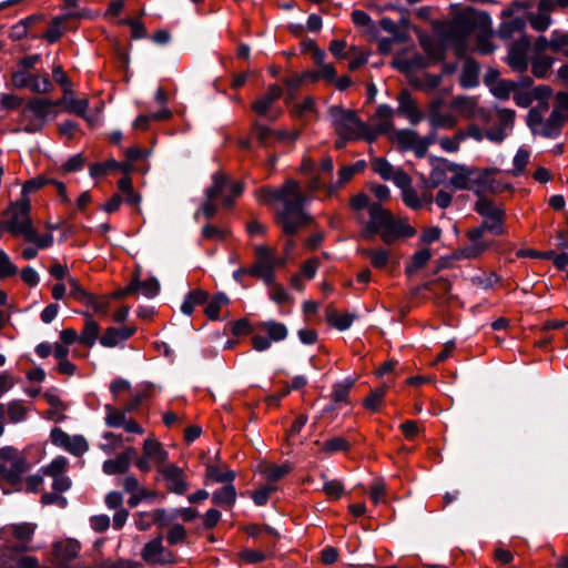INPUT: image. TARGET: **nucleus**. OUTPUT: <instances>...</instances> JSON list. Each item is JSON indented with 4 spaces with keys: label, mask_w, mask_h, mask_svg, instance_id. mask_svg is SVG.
Here are the masks:
<instances>
[{
    "label": "nucleus",
    "mask_w": 568,
    "mask_h": 568,
    "mask_svg": "<svg viewBox=\"0 0 568 568\" xmlns=\"http://www.w3.org/2000/svg\"><path fill=\"white\" fill-rule=\"evenodd\" d=\"M257 199L265 202L278 201L284 207L278 213L277 220L287 235H293L307 223L304 205L307 197L301 192L300 185L294 180H287L278 189H262L257 192Z\"/></svg>",
    "instance_id": "f257e3e1"
},
{
    "label": "nucleus",
    "mask_w": 568,
    "mask_h": 568,
    "mask_svg": "<svg viewBox=\"0 0 568 568\" xmlns=\"http://www.w3.org/2000/svg\"><path fill=\"white\" fill-rule=\"evenodd\" d=\"M30 200H17L11 202L3 212L6 231L13 236H22L24 241L36 244L38 248H49L53 245L54 239L51 233L39 234L34 229Z\"/></svg>",
    "instance_id": "f03ea898"
},
{
    "label": "nucleus",
    "mask_w": 568,
    "mask_h": 568,
    "mask_svg": "<svg viewBox=\"0 0 568 568\" xmlns=\"http://www.w3.org/2000/svg\"><path fill=\"white\" fill-rule=\"evenodd\" d=\"M479 12L467 8L457 13L449 22H435L434 30L442 37L446 45H453L458 57L466 51V40L476 29Z\"/></svg>",
    "instance_id": "7ed1b4c3"
},
{
    "label": "nucleus",
    "mask_w": 568,
    "mask_h": 568,
    "mask_svg": "<svg viewBox=\"0 0 568 568\" xmlns=\"http://www.w3.org/2000/svg\"><path fill=\"white\" fill-rule=\"evenodd\" d=\"M327 114L338 136L366 139L369 142L374 140L371 129L358 119L354 111L346 110L341 105H332L328 108Z\"/></svg>",
    "instance_id": "20e7f679"
},
{
    "label": "nucleus",
    "mask_w": 568,
    "mask_h": 568,
    "mask_svg": "<svg viewBox=\"0 0 568 568\" xmlns=\"http://www.w3.org/2000/svg\"><path fill=\"white\" fill-rule=\"evenodd\" d=\"M448 171L452 172L449 183L458 190H470L478 195L486 191L497 193L501 190L498 185H494L488 171L468 170L456 164H449Z\"/></svg>",
    "instance_id": "39448f33"
},
{
    "label": "nucleus",
    "mask_w": 568,
    "mask_h": 568,
    "mask_svg": "<svg viewBox=\"0 0 568 568\" xmlns=\"http://www.w3.org/2000/svg\"><path fill=\"white\" fill-rule=\"evenodd\" d=\"M59 103L40 98L30 100L21 112L22 122L26 123L23 130L28 133L40 131L48 121L57 116L55 106Z\"/></svg>",
    "instance_id": "423d86ee"
},
{
    "label": "nucleus",
    "mask_w": 568,
    "mask_h": 568,
    "mask_svg": "<svg viewBox=\"0 0 568 568\" xmlns=\"http://www.w3.org/2000/svg\"><path fill=\"white\" fill-rule=\"evenodd\" d=\"M285 257L276 255V251L267 245H257L255 247V262L248 268V275L261 278L266 285H273L275 281V270L284 266Z\"/></svg>",
    "instance_id": "0eeeda50"
},
{
    "label": "nucleus",
    "mask_w": 568,
    "mask_h": 568,
    "mask_svg": "<svg viewBox=\"0 0 568 568\" xmlns=\"http://www.w3.org/2000/svg\"><path fill=\"white\" fill-rule=\"evenodd\" d=\"M37 524L34 523H14L9 524V541L16 540L13 545H7L2 552L22 554L33 551L37 547L32 546Z\"/></svg>",
    "instance_id": "6e6552de"
},
{
    "label": "nucleus",
    "mask_w": 568,
    "mask_h": 568,
    "mask_svg": "<svg viewBox=\"0 0 568 568\" xmlns=\"http://www.w3.org/2000/svg\"><path fill=\"white\" fill-rule=\"evenodd\" d=\"M467 242L458 250V257L475 260L480 257L488 250L496 247L497 242L485 237V232L478 226L466 231Z\"/></svg>",
    "instance_id": "1a4fd4ad"
},
{
    "label": "nucleus",
    "mask_w": 568,
    "mask_h": 568,
    "mask_svg": "<svg viewBox=\"0 0 568 568\" xmlns=\"http://www.w3.org/2000/svg\"><path fill=\"white\" fill-rule=\"evenodd\" d=\"M261 328L266 333V335L256 334L252 337L253 348L257 352L267 351L271 347L272 342H282L288 335L286 325L274 320L262 322Z\"/></svg>",
    "instance_id": "9d476101"
},
{
    "label": "nucleus",
    "mask_w": 568,
    "mask_h": 568,
    "mask_svg": "<svg viewBox=\"0 0 568 568\" xmlns=\"http://www.w3.org/2000/svg\"><path fill=\"white\" fill-rule=\"evenodd\" d=\"M160 479L170 493L176 495H184L189 489V483L184 470L174 465L168 464L166 466L156 467Z\"/></svg>",
    "instance_id": "9b49d317"
},
{
    "label": "nucleus",
    "mask_w": 568,
    "mask_h": 568,
    "mask_svg": "<svg viewBox=\"0 0 568 568\" xmlns=\"http://www.w3.org/2000/svg\"><path fill=\"white\" fill-rule=\"evenodd\" d=\"M396 101L397 108L394 109L396 115L407 119L412 125H416L423 121V109L408 90H402L397 95Z\"/></svg>",
    "instance_id": "f8f14e48"
},
{
    "label": "nucleus",
    "mask_w": 568,
    "mask_h": 568,
    "mask_svg": "<svg viewBox=\"0 0 568 568\" xmlns=\"http://www.w3.org/2000/svg\"><path fill=\"white\" fill-rule=\"evenodd\" d=\"M50 438L53 445L63 448L74 456H82L89 449V444L83 436H70L58 427L51 430Z\"/></svg>",
    "instance_id": "ddd939ff"
},
{
    "label": "nucleus",
    "mask_w": 568,
    "mask_h": 568,
    "mask_svg": "<svg viewBox=\"0 0 568 568\" xmlns=\"http://www.w3.org/2000/svg\"><path fill=\"white\" fill-rule=\"evenodd\" d=\"M392 65L407 77L413 78L415 73L423 71L426 60L415 51L407 50L397 53L392 61Z\"/></svg>",
    "instance_id": "4468645a"
},
{
    "label": "nucleus",
    "mask_w": 568,
    "mask_h": 568,
    "mask_svg": "<svg viewBox=\"0 0 568 568\" xmlns=\"http://www.w3.org/2000/svg\"><path fill=\"white\" fill-rule=\"evenodd\" d=\"M48 184H53L57 187L58 194L63 202H69V197L67 194V187L64 183L57 181L52 178L47 176L45 174L37 175L22 184L21 189V200H30L29 195L31 193L40 191Z\"/></svg>",
    "instance_id": "2eb2a0df"
},
{
    "label": "nucleus",
    "mask_w": 568,
    "mask_h": 568,
    "mask_svg": "<svg viewBox=\"0 0 568 568\" xmlns=\"http://www.w3.org/2000/svg\"><path fill=\"white\" fill-rule=\"evenodd\" d=\"M143 560L149 565H165L174 562L173 554L164 548L162 538L156 537L146 542L141 551Z\"/></svg>",
    "instance_id": "dca6fc26"
},
{
    "label": "nucleus",
    "mask_w": 568,
    "mask_h": 568,
    "mask_svg": "<svg viewBox=\"0 0 568 568\" xmlns=\"http://www.w3.org/2000/svg\"><path fill=\"white\" fill-rule=\"evenodd\" d=\"M392 139L403 150H412L418 158L426 156V139L420 138L415 131L409 129L395 130Z\"/></svg>",
    "instance_id": "f3484780"
},
{
    "label": "nucleus",
    "mask_w": 568,
    "mask_h": 568,
    "mask_svg": "<svg viewBox=\"0 0 568 568\" xmlns=\"http://www.w3.org/2000/svg\"><path fill=\"white\" fill-rule=\"evenodd\" d=\"M355 174L348 165L342 166L337 172V181L334 183H324L318 176L311 178L308 189L313 192L324 190L327 195H334L341 187L352 180Z\"/></svg>",
    "instance_id": "a211bd4d"
},
{
    "label": "nucleus",
    "mask_w": 568,
    "mask_h": 568,
    "mask_svg": "<svg viewBox=\"0 0 568 568\" xmlns=\"http://www.w3.org/2000/svg\"><path fill=\"white\" fill-rule=\"evenodd\" d=\"M381 234L382 240L386 243H393L398 237L412 236L415 231L409 225L405 224L400 220L394 219L393 215L388 217L382 229L377 232Z\"/></svg>",
    "instance_id": "6ab92c4d"
},
{
    "label": "nucleus",
    "mask_w": 568,
    "mask_h": 568,
    "mask_svg": "<svg viewBox=\"0 0 568 568\" xmlns=\"http://www.w3.org/2000/svg\"><path fill=\"white\" fill-rule=\"evenodd\" d=\"M530 47V41L527 37H521L519 40L515 41L510 50L508 52V63L509 65L518 71H526L528 68L527 52Z\"/></svg>",
    "instance_id": "aec40b11"
},
{
    "label": "nucleus",
    "mask_w": 568,
    "mask_h": 568,
    "mask_svg": "<svg viewBox=\"0 0 568 568\" xmlns=\"http://www.w3.org/2000/svg\"><path fill=\"white\" fill-rule=\"evenodd\" d=\"M565 121V115L558 108H556L547 119L538 118V134L548 139H556L560 135Z\"/></svg>",
    "instance_id": "412c9836"
},
{
    "label": "nucleus",
    "mask_w": 568,
    "mask_h": 568,
    "mask_svg": "<svg viewBox=\"0 0 568 568\" xmlns=\"http://www.w3.org/2000/svg\"><path fill=\"white\" fill-rule=\"evenodd\" d=\"M80 550L81 544L73 538L58 540L52 545V554L62 566L77 558Z\"/></svg>",
    "instance_id": "4be33fe9"
},
{
    "label": "nucleus",
    "mask_w": 568,
    "mask_h": 568,
    "mask_svg": "<svg viewBox=\"0 0 568 568\" xmlns=\"http://www.w3.org/2000/svg\"><path fill=\"white\" fill-rule=\"evenodd\" d=\"M395 115V110L388 104L378 105L373 118L374 130H371V133L374 134V136L376 134H393V131H395L393 123V119Z\"/></svg>",
    "instance_id": "5701e85b"
},
{
    "label": "nucleus",
    "mask_w": 568,
    "mask_h": 568,
    "mask_svg": "<svg viewBox=\"0 0 568 568\" xmlns=\"http://www.w3.org/2000/svg\"><path fill=\"white\" fill-rule=\"evenodd\" d=\"M368 213L371 220L363 231V236L365 239H371L374 234H376L392 215L379 203L371 204Z\"/></svg>",
    "instance_id": "b1692460"
},
{
    "label": "nucleus",
    "mask_w": 568,
    "mask_h": 568,
    "mask_svg": "<svg viewBox=\"0 0 568 568\" xmlns=\"http://www.w3.org/2000/svg\"><path fill=\"white\" fill-rule=\"evenodd\" d=\"M428 122L434 129L449 130L457 124V119L450 110L432 104L428 106Z\"/></svg>",
    "instance_id": "393cba45"
},
{
    "label": "nucleus",
    "mask_w": 568,
    "mask_h": 568,
    "mask_svg": "<svg viewBox=\"0 0 568 568\" xmlns=\"http://www.w3.org/2000/svg\"><path fill=\"white\" fill-rule=\"evenodd\" d=\"M503 17L508 18L507 20H504L498 28V37L504 40H508L516 33L523 32L526 27V21L520 17H513V11L510 9H505L503 11Z\"/></svg>",
    "instance_id": "a878e982"
},
{
    "label": "nucleus",
    "mask_w": 568,
    "mask_h": 568,
    "mask_svg": "<svg viewBox=\"0 0 568 568\" xmlns=\"http://www.w3.org/2000/svg\"><path fill=\"white\" fill-rule=\"evenodd\" d=\"M253 132L262 145H268L272 141H284L286 139L294 141L297 139V133L274 131L268 126L260 123L254 124Z\"/></svg>",
    "instance_id": "bb28decb"
},
{
    "label": "nucleus",
    "mask_w": 568,
    "mask_h": 568,
    "mask_svg": "<svg viewBox=\"0 0 568 568\" xmlns=\"http://www.w3.org/2000/svg\"><path fill=\"white\" fill-rule=\"evenodd\" d=\"M212 180L213 184L205 190V196L209 197V200L221 197L223 200V204L226 207L232 206V200L226 194L229 187V179L221 173H214Z\"/></svg>",
    "instance_id": "cd10ccee"
},
{
    "label": "nucleus",
    "mask_w": 568,
    "mask_h": 568,
    "mask_svg": "<svg viewBox=\"0 0 568 568\" xmlns=\"http://www.w3.org/2000/svg\"><path fill=\"white\" fill-rule=\"evenodd\" d=\"M135 333L131 326L109 327L100 338V344L104 347H115L121 342L129 339Z\"/></svg>",
    "instance_id": "c85d7f7f"
},
{
    "label": "nucleus",
    "mask_w": 568,
    "mask_h": 568,
    "mask_svg": "<svg viewBox=\"0 0 568 568\" xmlns=\"http://www.w3.org/2000/svg\"><path fill=\"white\" fill-rule=\"evenodd\" d=\"M143 454L146 455L156 467L166 466L169 453L163 448L162 444L155 438H146L143 443Z\"/></svg>",
    "instance_id": "c756f323"
},
{
    "label": "nucleus",
    "mask_w": 568,
    "mask_h": 568,
    "mask_svg": "<svg viewBox=\"0 0 568 568\" xmlns=\"http://www.w3.org/2000/svg\"><path fill=\"white\" fill-rule=\"evenodd\" d=\"M281 95L282 89L277 84L270 85L266 93L252 104L253 111L260 115H266L272 104L278 100Z\"/></svg>",
    "instance_id": "7c9ffc66"
},
{
    "label": "nucleus",
    "mask_w": 568,
    "mask_h": 568,
    "mask_svg": "<svg viewBox=\"0 0 568 568\" xmlns=\"http://www.w3.org/2000/svg\"><path fill=\"white\" fill-rule=\"evenodd\" d=\"M554 11L552 7L548 9L542 7V0H539L537 6V11L531 12L528 16L529 23L531 28L536 31L542 32L546 31L551 24V12Z\"/></svg>",
    "instance_id": "2f4dec72"
},
{
    "label": "nucleus",
    "mask_w": 568,
    "mask_h": 568,
    "mask_svg": "<svg viewBox=\"0 0 568 568\" xmlns=\"http://www.w3.org/2000/svg\"><path fill=\"white\" fill-rule=\"evenodd\" d=\"M475 211L483 219L506 217V212L501 205H498L491 200H488L483 196H479V199L475 203Z\"/></svg>",
    "instance_id": "473e14b6"
},
{
    "label": "nucleus",
    "mask_w": 568,
    "mask_h": 568,
    "mask_svg": "<svg viewBox=\"0 0 568 568\" xmlns=\"http://www.w3.org/2000/svg\"><path fill=\"white\" fill-rule=\"evenodd\" d=\"M479 65L473 59H466L460 74V84L464 88H474L478 84Z\"/></svg>",
    "instance_id": "72a5a7b5"
},
{
    "label": "nucleus",
    "mask_w": 568,
    "mask_h": 568,
    "mask_svg": "<svg viewBox=\"0 0 568 568\" xmlns=\"http://www.w3.org/2000/svg\"><path fill=\"white\" fill-rule=\"evenodd\" d=\"M69 460L64 456H58L50 464L40 468V471L52 480L68 473Z\"/></svg>",
    "instance_id": "f704fd0d"
},
{
    "label": "nucleus",
    "mask_w": 568,
    "mask_h": 568,
    "mask_svg": "<svg viewBox=\"0 0 568 568\" xmlns=\"http://www.w3.org/2000/svg\"><path fill=\"white\" fill-rule=\"evenodd\" d=\"M336 77V70L333 65H317L316 70H310L303 72V78H306L307 82L315 83L321 80L333 82Z\"/></svg>",
    "instance_id": "c9c22d12"
},
{
    "label": "nucleus",
    "mask_w": 568,
    "mask_h": 568,
    "mask_svg": "<svg viewBox=\"0 0 568 568\" xmlns=\"http://www.w3.org/2000/svg\"><path fill=\"white\" fill-rule=\"evenodd\" d=\"M85 316L87 321L83 331L79 335V343L92 347L98 339L100 326L90 315L87 314Z\"/></svg>",
    "instance_id": "e433bc0d"
},
{
    "label": "nucleus",
    "mask_w": 568,
    "mask_h": 568,
    "mask_svg": "<svg viewBox=\"0 0 568 568\" xmlns=\"http://www.w3.org/2000/svg\"><path fill=\"white\" fill-rule=\"evenodd\" d=\"M236 500V490L232 484H226L215 490L212 495V501L215 505L232 507Z\"/></svg>",
    "instance_id": "4c0bfd02"
},
{
    "label": "nucleus",
    "mask_w": 568,
    "mask_h": 568,
    "mask_svg": "<svg viewBox=\"0 0 568 568\" xmlns=\"http://www.w3.org/2000/svg\"><path fill=\"white\" fill-rule=\"evenodd\" d=\"M452 106L464 118L470 119L476 113L477 101L470 97H457L453 100Z\"/></svg>",
    "instance_id": "58836bf2"
},
{
    "label": "nucleus",
    "mask_w": 568,
    "mask_h": 568,
    "mask_svg": "<svg viewBox=\"0 0 568 568\" xmlns=\"http://www.w3.org/2000/svg\"><path fill=\"white\" fill-rule=\"evenodd\" d=\"M12 554H1V559L6 568H41L39 560L33 556H22L18 560L13 561L11 558Z\"/></svg>",
    "instance_id": "ea45409f"
},
{
    "label": "nucleus",
    "mask_w": 568,
    "mask_h": 568,
    "mask_svg": "<svg viewBox=\"0 0 568 568\" xmlns=\"http://www.w3.org/2000/svg\"><path fill=\"white\" fill-rule=\"evenodd\" d=\"M129 468L130 465L128 464V458L120 455L113 459H106L102 465L103 473L110 476L125 474Z\"/></svg>",
    "instance_id": "a19ab883"
},
{
    "label": "nucleus",
    "mask_w": 568,
    "mask_h": 568,
    "mask_svg": "<svg viewBox=\"0 0 568 568\" xmlns=\"http://www.w3.org/2000/svg\"><path fill=\"white\" fill-rule=\"evenodd\" d=\"M105 425L109 427H122L126 420V413L123 409H116L110 404L104 405Z\"/></svg>",
    "instance_id": "79ce46f5"
},
{
    "label": "nucleus",
    "mask_w": 568,
    "mask_h": 568,
    "mask_svg": "<svg viewBox=\"0 0 568 568\" xmlns=\"http://www.w3.org/2000/svg\"><path fill=\"white\" fill-rule=\"evenodd\" d=\"M552 58L545 54H535L531 59V71L537 78H545L552 65Z\"/></svg>",
    "instance_id": "37998d69"
},
{
    "label": "nucleus",
    "mask_w": 568,
    "mask_h": 568,
    "mask_svg": "<svg viewBox=\"0 0 568 568\" xmlns=\"http://www.w3.org/2000/svg\"><path fill=\"white\" fill-rule=\"evenodd\" d=\"M229 297L224 293L215 294L205 307V314L210 320H219L220 318V310L222 306L229 304Z\"/></svg>",
    "instance_id": "c03bdc74"
},
{
    "label": "nucleus",
    "mask_w": 568,
    "mask_h": 568,
    "mask_svg": "<svg viewBox=\"0 0 568 568\" xmlns=\"http://www.w3.org/2000/svg\"><path fill=\"white\" fill-rule=\"evenodd\" d=\"M62 102L65 104V109L70 113H74L79 116H85V112L89 109V101L87 99H77L73 97H68L65 94Z\"/></svg>",
    "instance_id": "a18cd8bd"
},
{
    "label": "nucleus",
    "mask_w": 568,
    "mask_h": 568,
    "mask_svg": "<svg viewBox=\"0 0 568 568\" xmlns=\"http://www.w3.org/2000/svg\"><path fill=\"white\" fill-rule=\"evenodd\" d=\"M134 277H139L135 275ZM160 283L155 277H149L144 281H140L138 278L136 292H140L143 296L148 298H153L159 294Z\"/></svg>",
    "instance_id": "49530a36"
},
{
    "label": "nucleus",
    "mask_w": 568,
    "mask_h": 568,
    "mask_svg": "<svg viewBox=\"0 0 568 568\" xmlns=\"http://www.w3.org/2000/svg\"><path fill=\"white\" fill-rule=\"evenodd\" d=\"M478 227L481 229L485 233L488 232L496 236L503 235L506 233L505 217L484 219Z\"/></svg>",
    "instance_id": "de8ad7c7"
},
{
    "label": "nucleus",
    "mask_w": 568,
    "mask_h": 568,
    "mask_svg": "<svg viewBox=\"0 0 568 568\" xmlns=\"http://www.w3.org/2000/svg\"><path fill=\"white\" fill-rule=\"evenodd\" d=\"M435 142H437L444 151L453 153L459 150L462 140H459V132H457L454 138L444 136L438 140L428 134V145Z\"/></svg>",
    "instance_id": "09e8293b"
},
{
    "label": "nucleus",
    "mask_w": 568,
    "mask_h": 568,
    "mask_svg": "<svg viewBox=\"0 0 568 568\" xmlns=\"http://www.w3.org/2000/svg\"><path fill=\"white\" fill-rule=\"evenodd\" d=\"M426 266V248H422L415 253L412 261L406 265L405 273L408 278Z\"/></svg>",
    "instance_id": "8fccbe9b"
},
{
    "label": "nucleus",
    "mask_w": 568,
    "mask_h": 568,
    "mask_svg": "<svg viewBox=\"0 0 568 568\" xmlns=\"http://www.w3.org/2000/svg\"><path fill=\"white\" fill-rule=\"evenodd\" d=\"M29 89L34 93H48L52 90V83L48 74H31Z\"/></svg>",
    "instance_id": "3c124183"
},
{
    "label": "nucleus",
    "mask_w": 568,
    "mask_h": 568,
    "mask_svg": "<svg viewBox=\"0 0 568 568\" xmlns=\"http://www.w3.org/2000/svg\"><path fill=\"white\" fill-rule=\"evenodd\" d=\"M373 170L385 181H389L393 174L397 170L387 160L383 158H376L372 162Z\"/></svg>",
    "instance_id": "603ef678"
},
{
    "label": "nucleus",
    "mask_w": 568,
    "mask_h": 568,
    "mask_svg": "<svg viewBox=\"0 0 568 568\" xmlns=\"http://www.w3.org/2000/svg\"><path fill=\"white\" fill-rule=\"evenodd\" d=\"M349 449V443L344 437H333L322 444V450L327 454H335Z\"/></svg>",
    "instance_id": "864d4df0"
},
{
    "label": "nucleus",
    "mask_w": 568,
    "mask_h": 568,
    "mask_svg": "<svg viewBox=\"0 0 568 568\" xmlns=\"http://www.w3.org/2000/svg\"><path fill=\"white\" fill-rule=\"evenodd\" d=\"M6 414L11 423H21L26 419L27 409L20 402L12 400L6 405Z\"/></svg>",
    "instance_id": "5fc2aeb1"
},
{
    "label": "nucleus",
    "mask_w": 568,
    "mask_h": 568,
    "mask_svg": "<svg viewBox=\"0 0 568 568\" xmlns=\"http://www.w3.org/2000/svg\"><path fill=\"white\" fill-rule=\"evenodd\" d=\"M528 162H529V152L525 149H519L513 160L514 168L510 171L511 175H514V176L523 175Z\"/></svg>",
    "instance_id": "6e6d98bb"
},
{
    "label": "nucleus",
    "mask_w": 568,
    "mask_h": 568,
    "mask_svg": "<svg viewBox=\"0 0 568 568\" xmlns=\"http://www.w3.org/2000/svg\"><path fill=\"white\" fill-rule=\"evenodd\" d=\"M325 479L323 485V491L332 499H339L344 494V485L338 479H326L325 475H322Z\"/></svg>",
    "instance_id": "4d7b16f0"
},
{
    "label": "nucleus",
    "mask_w": 568,
    "mask_h": 568,
    "mask_svg": "<svg viewBox=\"0 0 568 568\" xmlns=\"http://www.w3.org/2000/svg\"><path fill=\"white\" fill-rule=\"evenodd\" d=\"M67 287H69V295L79 301V302H83L84 300H90V293L87 292L80 284L79 282L73 277V276H68L67 277Z\"/></svg>",
    "instance_id": "13d9d810"
},
{
    "label": "nucleus",
    "mask_w": 568,
    "mask_h": 568,
    "mask_svg": "<svg viewBox=\"0 0 568 568\" xmlns=\"http://www.w3.org/2000/svg\"><path fill=\"white\" fill-rule=\"evenodd\" d=\"M103 440L104 442L99 444L100 449H102L105 454H112L118 447L121 446L122 436L106 432L103 434Z\"/></svg>",
    "instance_id": "bf43d9fd"
},
{
    "label": "nucleus",
    "mask_w": 568,
    "mask_h": 568,
    "mask_svg": "<svg viewBox=\"0 0 568 568\" xmlns=\"http://www.w3.org/2000/svg\"><path fill=\"white\" fill-rule=\"evenodd\" d=\"M364 254L371 258V263L376 268H383L389 261V254L386 250H365Z\"/></svg>",
    "instance_id": "052dcab7"
},
{
    "label": "nucleus",
    "mask_w": 568,
    "mask_h": 568,
    "mask_svg": "<svg viewBox=\"0 0 568 568\" xmlns=\"http://www.w3.org/2000/svg\"><path fill=\"white\" fill-rule=\"evenodd\" d=\"M516 89V83L507 80H499L491 88L493 94L501 100H507L511 92Z\"/></svg>",
    "instance_id": "680f3d73"
},
{
    "label": "nucleus",
    "mask_w": 568,
    "mask_h": 568,
    "mask_svg": "<svg viewBox=\"0 0 568 568\" xmlns=\"http://www.w3.org/2000/svg\"><path fill=\"white\" fill-rule=\"evenodd\" d=\"M450 162L443 160L438 161L436 164H433L430 181L434 185H438L446 180V171H448V165Z\"/></svg>",
    "instance_id": "e2e57ef3"
},
{
    "label": "nucleus",
    "mask_w": 568,
    "mask_h": 568,
    "mask_svg": "<svg viewBox=\"0 0 568 568\" xmlns=\"http://www.w3.org/2000/svg\"><path fill=\"white\" fill-rule=\"evenodd\" d=\"M353 384H354V382L351 379H345L344 382L335 384L334 389H333L334 402L335 403L346 402L348 393H349Z\"/></svg>",
    "instance_id": "0e129e2a"
},
{
    "label": "nucleus",
    "mask_w": 568,
    "mask_h": 568,
    "mask_svg": "<svg viewBox=\"0 0 568 568\" xmlns=\"http://www.w3.org/2000/svg\"><path fill=\"white\" fill-rule=\"evenodd\" d=\"M18 272L17 266L11 262L9 255L0 250V278H6L16 275Z\"/></svg>",
    "instance_id": "69168bd1"
},
{
    "label": "nucleus",
    "mask_w": 568,
    "mask_h": 568,
    "mask_svg": "<svg viewBox=\"0 0 568 568\" xmlns=\"http://www.w3.org/2000/svg\"><path fill=\"white\" fill-rule=\"evenodd\" d=\"M355 320L353 314H333L329 317L331 324L338 331L348 329Z\"/></svg>",
    "instance_id": "338daca9"
},
{
    "label": "nucleus",
    "mask_w": 568,
    "mask_h": 568,
    "mask_svg": "<svg viewBox=\"0 0 568 568\" xmlns=\"http://www.w3.org/2000/svg\"><path fill=\"white\" fill-rule=\"evenodd\" d=\"M186 539V530L181 524H174L166 534L170 545L182 544Z\"/></svg>",
    "instance_id": "774afa93"
}]
</instances>
